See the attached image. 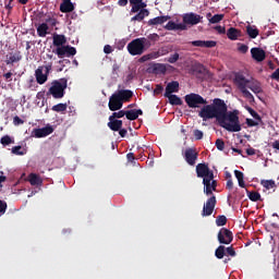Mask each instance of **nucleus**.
I'll use <instances>...</instances> for the list:
<instances>
[{"label": "nucleus", "mask_w": 279, "mask_h": 279, "mask_svg": "<svg viewBox=\"0 0 279 279\" xmlns=\"http://www.w3.org/2000/svg\"><path fill=\"white\" fill-rule=\"evenodd\" d=\"M66 45V37L64 35H53V46L54 47H64Z\"/></svg>", "instance_id": "obj_29"}, {"label": "nucleus", "mask_w": 279, "mask_h": 279, "mask_svg": "<svg viewBox=\"0 0 279 279\" xmlns=\"http://www.w3.org/2000/svg\"><path fill=\"white\" fill-rule=\"evenodd\" d=\"M108 128L112 130V132H119L121 128H123V121L122 120H109Z\"/></svg>", "instance_id": "obj_26"}, {"label": "nucleus", "mask_w": 279, "mask_h": 279, "mask_svg": "<svg viewBox=\"0 0 279 279\" xmlns=\"http://www.w3.org/2000/svg\"><path fill=\"white\" fill-rule=\"evenodd\" d=\"M132 9L131 12L136 13L141 11V4H131Z\"/></svg>", "instance_id": "obj_61"}, {"label": "nucleus", "mask_w": 279, "mask_h": 279, "mask_svg": "<svg viewBox=\"0 0 279 279\" xmlns=\"http://www.w3.org/2000/svg\"><path fill=\"white\" fill-rule=\"evenodd\" d=\"M53 66V63H48L46 65L38 66L35 71V77L37 84H45L49 77V73L51 72V69Z\"/></svg>", "instance_id": "obj_7"}, {"label": "nucleus", "mask_w": 279, "mask_h": 279, "mask_svg": "<svg viewBox=\"0 0 279 279\" xmlns=\"http://www.w3.org/2000/svg\"><path fill=\"white\" fill-rule=\"evenodd\" d=\"M234 175L238 180V184L241 189H245V174L239 170H234Z\"/></svg>", "instance_id": "obj_34"}, {"label": "nucleus", "mask_w": 279, "mask_h": 279, "mask_svg": "<svg viewBox=\"0 0 279 279\" xmlns=\"http://www.w3.org/2000/svg\"><path fill=\"white\" fill-rule=\"evenodd\" d=\"M27 181L32 186H43V179L36 173L28 174Z\"/></svg>", "instance_id": "obj_24"}, {"label": "nucleus", "mask_w": 279, "mask_h": 279, "mask_svg": "<svg viewBox=\"0 0 279 279\" xmlns=\"http://www.w3.org/2000/svg\"><path fill=\"white\" fill-rule=\"evenodd\" d=\"M73 10H75L73 2H65L60 4V12L63 14H69V12H73Z\"/></svg>", "instance_id": "obj_30"}, {"label": "nucleus", "mask_w": 279, "mask_h": 279, "mask_svg": "<svg viewBox=\"0 0 279 279\" xmlns=\"http://www.w3.org/2000/svg\"><path fill=\"white\" fill-rule=\"evenodd\" d=\"M193 134H194V138L196 141H202V138H204V132H202V131H199L197 129L194 130Z\"/></svg>", "instance_id": "obj_51"}, {"label": "nucleus", "mask_w": 279, "mask_h": 279, "mask_svg": "<svg viewBox=\"0 0 279 279\" xmlns=\"http://www.w3.org/2000/svg\"><path fill=\"white\" fill-rule=\"evenodd\" d=\"M178 60H180V53L175 52V53L171 54V56L168 58L167 61H168L170 64H175V62H177Z\"/></svg>", "instance_id": "obj_48"}, {"label": "nucleus", "mask_w": 279, "mask_h": 279, "mask_svg": "<svg viewBox=\"0 0 279 279\" xmlns=\"http://www.w3.org/2000/svg\"><path fill=\"white\" fill-rule=\"evenodd\" d=\"M165 97L169 99V104L171 106H182V98H180L178 95L170 94L169 96Z\"/></svg>", "instance_id": "obj_31"}, {"label": "nucleus", "mask_w": 279, "mask_h": 279, "mask_svg": "<svg viewBox=\"0 0 279 279\" xmlns=\"http://www.w3.org/2000/svg\"><path fill=\"white\" fill-rule=\"evenodd\" d=\"M216 147L219 151H223L226 149V142L221 138L216 140Z\"/></svg>", "instance_id": "obj_47"}, {"label": "nucleus", "mask_w": 279, "mask_h": 279, "mask_svg": "<svg viewBox=\"0 0 279 279\" xmlns=\"http://www.w3.org/2000/svg\"><path fill=\"white\" fill-rule=\"evenodd\" d=\"M245 110H247V112L251 114V117H253V119H255V121H259V123L263 122L260 114H258V112H256L252 107L246 106Z\"/></svg>", "instance_id": "obj_36"}, {"label": "nucleus", "mask_w": 279, "mask_h": 279, "mask_svg": "<svg viewBox=\"0 0 279 279\" xmlns=\"http://www.w3.org/2000/svg\"><path fill=\"white\" fill-rule=\"evenodd\" d=\"M248 49H250V47H247V45H245V44H241L240 47L238 48L240 53H247Z\"/></svg>", "instance_id": "obj_56"}, {"label": "nucleus", "mask_w": 279, "mask_h": 279, "mask_svg": "<svg viewBox=\"0 0 279 279\" xmlns=\"http://www.w3.org/2000/svg\"><path fill=\"white\" fill-rule=\"evenodd\" d=\"M198 117L203 121L216 119L220 128L227 132H241V122L239 121V112L228 111V105L221 98H215L213 104L205 105L198 112Z\"/></svg>", "instance_id": "obj_1"}, {"label": "nucleus", "mask_w": 279, "mask_h": 279, "mask_svg": "<svg viewBox=\"0 0 279 279\" xmlns=\"http://www.w3.org/2000/svg\"><path fill=\"white\" fill-rule=\"evenodd\" d=\"M234 240V235L232 234V231L229 229L222 228L218 232V242L221 245H230L232 241Z\"/></svg>", "instance_id": "obj_10"}, {"label": "nucleus", "mask_w": 279, "mask_h": 279, "mask_svg": "<svg viewBox=\"0 0 279 279\" xmlns=\"http://www.w3.org/2000/svg\"><path fill=\"white\" fill-rule=\"evenodd\" d=\"M33 134L35 138H45L49 136V134H53V126L48 124L41 129H35Z\"/></svg>", "instance_id": "obj_14"}, {"label": "nucleus", "mask_w": 279, "mask_h": 279, "mask_svg": "<svg viewBox=\"0 0 279 279\" xmlns=\"http://www.w3.org/2000/svg\"><path fill=\"white\" fill-rule=\"evenodd\" d=\"M209 191H210V193H205L206 195H214L213 194V191H217V180H211V181H209Z\"/></svg>", "instance_id": "obj_46"}, {"label": "nucleus", "mask_w": 279, "mask_h": 279, "mask_svg": "<svg viewBox=\"0 0 279 279\" xmlns=\"http://www.w3.org/2000/svg\"><path fill=\"white\" fill-rule=\"evenodd\" d=\"M0 143L3 145V147H7V145H12L14 141L10 135H4L1 137Z\"/></svg>", "instance_id": "obj_40"}, {"label": "nucleus", "mask_w": 279, "mask_h": 279, "mask_svg": "<svg viewBox=\"0 0 279 279\" xmlns=\"http://www.w3.org/2000/svg\"><path fill=\"white\" fill-rule=\"evenodd\" d=\"M150 46L151 43L147 38L140 37L130 41L126 49L130 56H143L144 51H147Z\"/></svg>", "instance_id": "obj_2"}, {"label": "nucleus", "mask_w": 279, "mask_h": 279, "mask_svg": "<svg viewBox=\"0 0 279 279\" xmlns=\"http://www.w3.org/2000/svg\"><path fill=\"white\" fill-rule=\"evenodd\" d=\"M192 74L195 75V77H204V75H206V68H204L203 64L201 63H195L194 65H192Z\"/></svg>", "instance_id": "obj_20"}, {"label": "nucleus", "mask_w": 279, "mask_h": 279, "mask_svg": "<svg viewBox=\"0 0 279 279\" xmlns=\"http://www.w3.org/2000/svg\"><path fill=\"white\" fill-rule=\"evenodd\" d=\"M116 93L120 96L122 104H123V101H130V99H132V97H134V93L130 89H120Z\"/></svg>", "instance_id": "obj_25"}, {"label": "nucleus", "mask_w": 279, "mask_h": 279, "mask_svg": "<svg viewBox=\"0 0 279 279\" xmlns=\"http://www.w3.org/2000/svg\"><path fill=\"white\" fill-rule=\"evenodd\" d=\"M108 106L111 112H117V110H121V108H123V100H121V96L117 92L109 98Z\"/></svg>", "instance_id": "obj_11"}, {"label": "nucleus", "mask_w": 279, "mask_h": 279, "mask_svg": "<svg viewBox=\"0 0 279 279\" xmlns=\"http://www.w3.org/2000/svg\"><path fill=\"white\" fill-rule=\"evenodd\" d=\"M252 78L245 77V74L243 73H235L234 78H233V84L236 86V88L240 89L242 93L243 97L246 99H250L251 101H254V95L247 90V87L250 86V82Z\"/></svg>", "instance_id": "obj_4"}, {"label": "nucleus", "mask_w": 279, "mask_h": 279, "mask_svg": "<svg viewBox=\"0 0 279 279\" xmlns=\"http://www.w3.org/2000/svg\"><path fill=\"white\" fill-rule=\"evenodd\" d=\"M246 125H247L248 128H256V125H258V122H256V121H254V120L247 118V119H246Z\"/></svg>", "instance_id": "obj_57"}, {"label": "nucleus", "mask_w": 279, "mask_h": 279, "mask_svg": "<svg viewBox=\"0 0 279 279\" xmlns=\"http://www.w3.org/2000/svg\"><path fill=\"white\" fill-rule=\"evenodd\" d=\"M171 19L170 16H157L155 19H151L148 21V25H162L163 23H167Z\"/></svg>", "instance_id": "obj_28"}, {"label": "nucleus", "mask_w": 279, "mask_h": 279, "mask_svg": "<svg viewBox=\"0 0 279 279\" xmlns=\"http://www.w3.org/2000/svg\"><path fill=\"white\" fill-rule=\"evenodd\" d=\"M11 151L14 154V156H25V151H23L22 146H13Z\"/></svg>", "instance_id": "obj_44"}, {"label": "nucleus", "mask_w": 279, "mask_h": 279, "mask_svg": "<svg viewBox=\"0 0 279 279\" xmlns=\"http://www.w3.org/2000/svg\"><path fill=\"white\" fill-rule=\"evenodd\" d=\"M163 90H165V87H162V85L160 84H157L154 89V95H162Z\"/></svg>", "instance_id": "obj_53"}, {"label": "nucleus", "mask_w": 279, "mask_h": 279, "mask_svg": "<svg viewBox=\"0 0 279 279\" xmlns=\"http://www.w3.org/2000/svg\"><path fill=\"white\" fill-rule=\"evenodd\" d=\"M13 123H14V125H21V124H23V120L20 119L17 116H15L13 119Z\"/></svg>", "instance_id": "obj_62"}, {"label": "nucleus", "mask_w": 279, "mask_h": 279, "mask_svg": "<svg viewBox=\"0 0 279 279\" xmlns=\"http://www.w3.org/2000/svg\"><path fill=\"white\" fill-rule=\"evenodd\" d=\"M247 88H250V90H252V93H254L255 95L263 93V87L260 85V82L254 78H251Z\"/></svg>", "instance_id": "obj_23"}, {"label": "nucleus", "mask_w": 279, "mask_h": 279, "mask_svg": "<svg viewBox=\"0 0 279 279\" xmlns=\"http://www.w3.org/2000/svg\"><path fill=\"white\" fill-rule=\"evenodd\" d=\"M221 21H223V14H215L209 19V23H211V25L221 23Z\"/></svg>", "instance_id": "obj_42"}, {"label": "nucleus", "mask_w": 279, "mask_h": 279, "mask_svg": "<svg viewBox=\"0 0 279 279\" xmlns=\"http://www.w3.org/2000/svg\"><path fill=\"white\" fill-rule=\"evenodd\" d=\"M246 34H247L248 38L254 39V38H258V34H260V31H258L255 25H253V26L247 25Z\"/></svg>", "instance_id": "obj_27"}, {"label": "nucleus", "mask_w": 279, "mask_h": 279, "mask_svg": "<svg viewBox=\"0 0 279 279\" xmlns=\"http://www.w3.org/2000/svg\"><path fill=\"white\" fill-rule=\"evenodd\" d=\"M5 210H8V203L0 201V215H5Z\"/></svg>", "instance_id": "obj_52"}, {"label": "nucleus", "mask_w": 279, "mask_h": 279, "mask_svg": "<svg viewBox=\"0 0 279 279\" xmlns=\"http://www.w3.org/2000/svg\"><path fill=\"white\" fill-rule=\"evenodd\" d=\"M123 117H125V111L120 110V111H118V112H113V113L109 117V121L117 120V119H123Z\"/></svg>", "instance_id": "obj_43"}, {"label": "nucleus", "mask_w": 279, "mask_h": 279, "mask_svg": "<svg viewBox=\"0 0 279 279\" xmlns=\"http://www.w3.org/2000/svg\"><path fill=\"white\" fill-rule=\"evenodd\" d=\"M197 156H199V154L195 151V148H187L184 153L185 161L191 167L195 166V162L197 161Z\"/></svg>", "instance_id": "obj_15"}, {"label": "nucleus", "mask_w": 279, "mask_h": 279, "mask_svg": "<svg viewBox=\"0 0 279 279\" xmlns=\"http://www.w3.org/2000/svg\"><path fill=\"white\" fill-rule=\"evenodd\" d=\"M68 81L61 78L60 81H53L48 93L52 95L53 99H62L64 97V90H66Z\"/></svg>", "instance_id": "obj_5"}, {"label": "nucleus", "mask_w": 279, "mask_h": 279, "mask_svg": "<svg viewBox=\"0 0 279 279\" xmlns=\"http://www.w3.org/2000/svg\"><path fill=\"white\" fill-rule=\"evenodd\" d=\"M158 52H151V53H148V54H144L143 57H141L138 59V62H147L149 60H153V58H158Z\"/></svg>", "instance_id": "obj_38"}, {"label": "nucleus", "mask_w": 279, "mask_h": 279, "mask_svg": "<svg viewBox=\"0 0 279 279\" xmlns=\"http://www.w3.org/2000/svg\"><path fill=\"white\" fill-rule=\"evenodd\" d=\"M246 195L251 202H263V198L260 197V193L256 191H246Z\"/></svg>", "instance_id": "obj_35"}, {"label": "nucleus", "mask_w": 279, "mask_h": 279, "mask_svg": "<svg viewBox=\"0 0 279 279\" xmlns=\"http://www.w3.org/2000/svg\"><path fill=\"white\" fill-rule=\"evenodd\" d=\"M192 47H202L205 49H213V47H217V41L215 40H194L190 41Z\"/></svg>", "instance_id": "obj_17"}, {"label": "nucleus", "mask_w": 279, "mask_h": 279, "mask_svg": "<svg viewBox=\"0 0 279 279\" xmlns=\"http://www.w3.org/2000/svg\"><path fill=\"white\" fill-rule=\"evenodd\" d=\"M179 92H180V83L178 81H172L167 84L163 97H169V95H173V93H179Z\"/></svg>", "instance_id": "obj_18"}, {"label": "nucleus", "mask_w": 279, "mask_h": 279, "mask_svg": "<svg viewBox=\"0 0 279 279\" xmlns=\"http://www.w3.org/2000/svg\"><path fill=\"white\" fill-rule=\"evenodd\" d=\"M216 32H218V34H226V28L225 26L218 25L215 27Z\"/></svg>", "instance_id": "obj_60"}, {"label": "nucleus", "mask_w": 279, "mask_h": 279, "mask_svg": "<svg viewBox=\"0 0 279 279\" xmlns=\"http://www.w3.org/2000/svg\"><path fill=\"white\" fill-rule=\"evenodd\" d=\"M225 252H227L229 256H232V257L236 256V251H234V247L232 246L225 248Z\"/></svg>", "instance_id": "obj_54"}, {"label": "nucleus", "mask_w": 279, "mask_h": 279, "mask_svg": "<svg viewBox=\"0 0 279 279\" xmlns=\"http://www.w3.org/2000/svg\"><path fill=\"white\" fill-rule=\"evenodd\" d=\"M53 53H57L58 58H64V56H66V58H71V56H75V53H77V50L72 46H61L53 50Z\"/></svg>", "instance_id": "obj_12"}, {"label": "nucleus", "mask_w": 279, "mask_h": 279, "mask_svg": "<svg viewBox=\"0 0 279 279\" xmlns=\"http://www.w3.org/2000/svg\"><path fill=\"white\" fill-rule=\"evenodd\" d=\"M241 36H243V33L239 28L230 27L227 31V38H229V40H239Z\"/></svg>", "instance_id": "obj_21"}, {"label": "nucleus", "mask_w": 279, "mask_h": 279, "mask_svg": "<svg viewBox=\"0 0 279 279\" xmlns=\"http://www.w3.org/2000/svg\"><path fill=\"white\" fill-rule=\"evenodd\" d=\"M215 256L216 258H223L226 256V246L223 245H220L216 248V252H215Z\"/></svg>", "instance_id": "obj_37"}, {"label": "nucleus", "mask_w": 279, "mask_h": 279, "mask_svg": "<svg viewBox=\"0 0 279 279\" xmlns=\"http://www.w3.org/2000/svg\"><path fill=\"white\" fill-rule=\"evenodd\" d=\"M165 29H168V32H173L177 29V23L173 21H170L167 23V25L165 26Z\"/></svg>", "instance_id": "obj_49"}, {"label": "nucleus", "mask_w": 279, "mask_h": 279, "mask_svg": "<svg viewBox=\"0 0 279 279\" xmlns=\"http://www.w3.org/2000/svg\"><path fill=\"white\" fill-rule=\"evenodd\" d=\"M202 19H204L202 15L190 12L183 15V23L185 25H198V23H202Z\"/></svg>", "instance_id": "obj_13"}, {"label": "nucleus", "mask_w": 279, "mask_h": 279, "mask_svg": "<svg viewBox=\"0 0 279 279\" xmlns=\"http://www.w3.org/2000/svg\"><path fill=\"white\" fill-rule=\"evenodd\" d=\"M47 32H49V25H47V23H41L37 27V34L39 38H45L47 36Z\"/></svg>", "instance_id": "obj_33"}, {"label": "nucleus", "mask_w": 279, "mask_h": 279, "mask_svg": "<svg viewBox=\"0 0 279 279\" xmlns=\"http://www.w3.org/2000/svg\"><path fill=\"white\" fill-rule=\"evenodd\" d=\"M46 23H49L51 27H56L58 25V20L56 17H48Z\"/></svg>", "instance_id": "obj_55"}, {"label": "nucleus", "mask_w": 279, "mask_h": 279, "mask_svg": "<svg viewBox=\"0 0 279 279\" xmlns=\"http://www.w3.org/2000/svg\"><path fill=\"white\" fill-rule=\"evenodd\" d=\"M177 29L185 31L186 29V24L184 22H183V24L182 23L177 24Z\"/></svg>", "instance_id": "obj_64"}, {"label": "nucleus", "mask_w": 279, "mask_h": 279, "mask_svg": "<svg viewBox=\"0 0 279 279\" xmlns=\"http://www.w3.org/2000/svg\"><path fill=\"white\" fill-rule=\"evenodd\" d=\"M251 54H252L253 60H256V62H263V60H265V58H267L265 50H263L262 48H252Z\"/></svg>", "instance_id": "obj_19"}, {"label": "nucleus", "mask_w": 279, "mask_h": 279, "mask_svg": "<svg viewBox=\"0 0 279 279\" xmlns=\"http://www.w3.org/2000/svg\"><path fill=\"white\" fill-rule=\"evenodd\" d=\"M51 110L53 112H65L66 110V104H58V105H54L52 106Z\"/></svg>", "instance_id": "obj_41"}, {"label": "nucleus", "mask_w": 279, "mask_h": 279, "mask_svg": "<svg viewBox=\"0 0 279 279\" xmlns=\"http://www.w3.org/2000/svg\"><path fill=\"white\" fill-rule=\"evenodd\" d=\"M141 116H143L142 109H131L125 111V114H124V117H126L129 121H136V119H138V117Z\"/></svg>", "instance_id": "obj_22"}, {"label": "nucleus", "mask_w": 279, "mask_h": 279, "mask_svg": "<svg viewBox=\"0 0 279 279\" xmlns=\"http://www.w3.org/2000/svg\"><path fill=\"white\" fill-rule=\"evenodd\" d=\"M196 175L197 178H203L204 184V193H211L210 192V182L215 180V172L210 170L207 163H198L196 166Z\"/></svg>", "instance_id": "obj_3"}, {"label": "nucleus", "mask_w": 279, "mask_h": 279, "mask_svg": "<svg viewBox=\"0 0 279 279\" xmlns=\"http://www.w3.org/2000/svg\"><path fill=\"white\" fill-rule=\"evenodd\" d=\"M215 206H217V196L211 195L203 206L202 217H210L215 213Z\"/></svg>", "instance_id": "obj_9"}, {"label": "nucleus", "mask_w": 279, "mask_h": 279, "mask_svg": "<svg viewBox=\"0 0 279 279\" xmlns=\"http://www.w3.org/2000/svg\"><path fill=\"white\" fill-rule=\"evenodd\" d=\"M112 51V46H110V45H106L105 47H104V52L105 53H110Z\"/></svg>", "instance_id": "obj_63"}, {"label": "nucleus", "mask_w": 279, "mask_h": 279, "mask_svg": "<svg viewBox=\"0 0 279 279\" xmlns=\"http://www.w3.org/2000/svg\"><path fill=\"white\" fill-rule=\"evenodd\" d=\"M271 80L279 82V68L270 75Z\"/></svg>", "instance_id": "obj_58"}, {"label": "nucleus", "mask_w": 279, "mask_h": 279, "mask_svg": "<svg viewBox=\"0 0 279 279\" xmlns=\"http://www.w3.org/2000/svg\"><path fill=\"white\" fill-rule=\"evenodd\" d=\"M21 60H23V54L21 53V51L14 48H10L5 56L4 62L8 65H14L17 62H21Z\"/></svg>", "instance_id": "obj_8"}, {"label": "nucleus", "mask_w": 279, "mask_h": 279, "mask_svg": "<svg viewBox=\"0 0 279 279\" xmlns=\"http://www.w3.org/2000/svg\"><path fill=\"white\" fill-rule=\"evenodd\" d=\"M184 100L189 108H199V106H206L208 104L202 95L195 93L185 95Z\"/></svg>", "instance_id": "obj_6"}, {"label": "nucleus", "mask_w": 279, "mask_h": 279, "mask_svg": "<svg viewBox=\"0 0 279 279\" xmlns=\"http://www.w3.org/2000/svg\"><path fill=\"white\" fill-rule=\"evenodd\" d=\"M145 16H149V10L147 9H142L135 16L131 19V21H144Z\"/></svg>", "instance_id": "obj_32"}, {"label": "nucleus", "mask_w": 279, "mask_h": 279, "mask_svg": "<svg viewBox=\"0 0 279 279\" xmlns=\"http://www.w3.org/2000/svg\"><path fill=\"white\" fill-rule=\"evenodd\" d=\"M69 62H71V61H69L66 59L60 60L59 61L60 66L57 69V72L62 73V71H64V64H69Z\"/></svg>", "instance_id": "obj_50"}, {"label": "nucleus", "mask_w": 279, "mask_h": 279, "mask_svg": "<svg viewBox=\"0 0 279 279\" xmlns=\"http://www.w3.org/2000/svg\"><path fill=\"white\" fill-rule=\"evenodd\" d=\"M263 186L265 189H267V191L271 190V189H276V181L274 180H266L263 182Z\"/></svg>", "instance_id": "obj_45"}, {"label": "nucleus", "mask_w": 279, "mask_h": 279, "mask_svg": "<svg viewBox=\"0 0 279 279\" xmlns=\"http://www.w3.org/2000/svg\"><path fill=\"white\" fill-rule=\"evenodd\" d=\"M226 223H228V218L225 215L218 216L216 218V226H218V228L226 226Z\"/></svg>", "instance_id": "obj_39"}, {"label": "nucleus", "mask_w": 279, "mask_h": 279, "mask_svg": "<svg viewBox=\"0 0 279 279\" xmlns=\"http://www.w3.org/2000/svg\"><path fill=\"white\" fill-rule=\"evenodd\" d=\"M147 71L155 75L165 74L167 73V66L162 63H150Z\"/></svg>", "instance_id": "obj_16"}, {"label": "nucleus", "mask_w": 279, "mask_h": 279, "mask_svg": "<svg viewBox=\"0 0 279 279\" xmlns=\"http://www.w3.org/2000/svg\"><path fill=\"white\" fill-rule=\"evenodd\" d=\"M227 189L228 191H232V189H234V182H232V179L227 180Z\"/></svg>", "instance_id": "obj_59"}]
</instances>
